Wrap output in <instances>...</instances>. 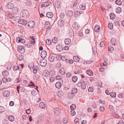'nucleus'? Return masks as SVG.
<instances>
[{"label": "nucleus", "mask_w": 124, "mask_h": 124, "mask_svg": "<svg viewBox=\"0 0 124 124\" xmlns=\"http://www.w3.org/2000/svg\"><path fill=\"white\" fill-rule=\"evenodd\" d=\"M86 85V81L84 80H81L77 84L78 85V86L81 87V88L83 90L85 89Z\"/></svg>", "instance_id": "obj_1"}, {"label": "nucleus", "mask_w": 124, "mask_h": 124, "mask_svg": "<svg viewBox=\"0 0 124 124\" xmlns=\"http://www.w3.org/2000/svg\"><path fill=\"white\" fill-rule=\"evenodd\" d=\"M21 16L24 18H27L29 16L28 12L26 10H22L21 13Z\"/></svg>", "instance_id": "obj_2"}, {"label": "nucleus", "mask_w": 124, "mask_h": 124, "mask_svg": "<svg viewBox=\"0 0 124 124\" xmlns=\"http://www.w3.org/2000/svg\"><path fill=\"white\" fill-rule=\"evenodd\" d=\"M17 50L18 52L21 54L25 52V50L23 47L21 45H19L18 46Z\"/></svg>", "instance_id": "obj_3"}, {"label": "nucleus", "mask_w": 124, "mask_h": 124, "mask_svg": "<svg viewBox=\"0 0 124 124\" xmlns=\"http://www.w3.org/2000/svg\"><path fill=\"white\" fill-rule=\"evenodd\" d=\"M72 26L73 30H78L79 29L80 26L78 23L76 22L73 24Z\"/></svg>", "instance_id": "obj_4"}, {"label": "nucleus", "mask_w": 124, "mask_h": 124, "mask_svg": "<svg viewBox=\"0 0 124 124\" xmlns=\"http://www.w3.org/2000/svg\"><path fill=\"white\" fill-rule=\"evenodd\" d=\"M47 63V61L46 59H44L41 60L39 62L40 65L42 67L45 66Z\"/></svg>", "instance_id": "obj_5"}, {"label": "nucleus", "mask_w": 124, "mask_h": 124, "mask_svg": "<svg viewBox=\"0 0 124 124\" xmlns=\"http://www.w3.org/2000/svg\"><path fill=\"white\" fill-rule=\"evenodd\" d=\"M28 25L30 28H32L35 25V22L33 21H30L28 23Z\"/></svg>", "instance_id": "obj_6"}, {"label": "nucleus", "mask_w": 124, "mask_h": 124, "mask_svg": "<svg viewBox=\"0 0 124 124\" xmlns=\"http://www.w3.org/2000/svg\"><path fill=\"white\" fill-rule=\"evenodd\" d=\"M18 23L20 24H22L24 25H25L27 23V21L24 19H20L18 21Z\"/></svg>", "instance_id": "obj_7"}, {"label": "nucleus", "mask_w": 124, "mask_h": 124, "mask_svg": "<svg viewBox=\"0 0 124 124\" xmlns=\"http://www.w3.org/2000/svg\"><path fill=\"white\" fill-rule=\"evenodd\" d=\"M116 40V39L114 38H112L110 40V42L113 46H115L117 44Z\"/></svg>", "instance_id": "obj_8"}, {"label": "nucleus", "mask_w": 124, "mask_h": 124, "mask_svg": "<svg viewBox=\"0 0 124 124\" xmlns=\"http://www.w3.org/2000/svg\"><path fill=\"white\" fill-rule=\"evenodd\" d=\"M47 55V53L46 51H42L41 54V57L43 58H45Z\"/></svg>", "instance_id": "obj_9"}, {"label": "nucleus", "mask_w": 124, "mask_h": 124, "mask_svg": "<svg viewBox=\"0 0 124 124\" xmlns=\"http://www.w3.org/2000/svg\"><path fill=\"white\" fill-rule=\"evenodd\" d=\"M60 110L57 108H54V112L56 114H59L60 113Z\"/></svg>", "instance_id": "obj_10"}, {"label": "nucleus", "mask_w": 124, "mask_h": 124, "mask_svg": "<svg viewBox=\"0 0 124 124\" xmlns=\"http://www.w3.org/2000/svg\"><path fill=\"white\" fill-rule=\"evenodd\" d=\"M57 50L59 51H61L63 49V47L60 45H58L56 47Z\"/></svg>", "instance_id": "obj_11"}, {"label": "nucleus", "mask_w": 124, "mask_h": 124, "mask_svg": "<svg viewBox=\"0 0 124 124\" xmlns=\"http://www.w3.org/2000/svg\"><path fill=\"white\" fill-rule=\"evenodd\" d=\"M3 95L4 96H8L10 95V92L8 91H4L3 93Z\"/></svg>", "instance_id": "obj_12"}, {"label": "nucleus", "mask_w": 124, "mask_h": 124, "mask_svg": "<svg viewBox=\"0 0 124 124\" xmlns=\"http://www.w3.org/2000/svg\"><path fill=\"white\" fill-rule=\"evenodd\" d=\"M7 7L9 9L13 8H14V5L12 3L9 2L7 4Z\"/></svg>", "instance_id": "obj_13"}, {"label": "nucleus", "mask_w": 124, "mask_h": 124, "mask_svg": "<svg viewBox=\"0 0 124 124\" xmlns=\"http://www.w3.org/2000/svg\"><path fill=\"white\" fill-rule=\"evenodd\" d=\"M2 74L4 77H7L9 73L7 70H5L2 72Z\"/></svg>", "instance_id": "obj_14"}, {"label": "nucleus", "mask_w": 124, "mask_h": 124, "mask_svg": "<svg viewBox=\"0 0 124 124\" xmlns=\"http://www.w3.org/2000/svg\"><path fill=\"white\" fill-rule=\"evenodd\" d=\"M53 14L51 12H48L46 14V16L47 17L49 18H52L53 16Z\"/></svg>", "instance_id": "obj_15"}, {"label": "nucleus", "mask_w": 124, "mask_h": 124, "mask_svg": "<svg viewBox=\"0 0 124 124\" xmlns=\"http://www.w3.org/2000/svg\"><path fill=\"white\" fill-rule=\"evenodd\" d=\"M55 86L56 88L59 89L61 88L62 85L61 83L58 82L56 83Z\"/></svg>", "instance_id": "obj_16"}, {"label": "nucleus", "mask_w": 124, "mask_h": 124, "mask_svg": "<svg viewBox=\"0 0 124 124\" xmlns=\"http://www.w3.org/2000/svg\"><path fill=\"white\" fill-rule=\"evenodd\" d=\"M62 56L59 54L56 55V58L58 60H60L62 59Z\"/></svg>", "instance_id": "obj_17"}, {"label": "nucleus", "mask_w": 124, "mask_h": 124, "mask_svg": "<svg viewBox=\"0 0 124 124\" xmlns=\"http://www.w3.org/2000/svg\"><path fill=\"white\" fill-rule=\"evenodd\" d=\"M65 44L66 45H68L70 44L71 42V40L69 39H66L64 41Z\"/></svg>", "instance_id": "obj_18"}, {"label": "nucleus", "mask_w": 124, "mask_h": 124, "mask_svg": "<svg viewBox=\"0 0 124 124\" xmlns=\"http://www.w3.org/2000/svg\"><path fill=\"white\" fill-rule=\"evenodd\" d=\"M50 24L49 22L46 21L45 23L44 27L45 29H47L50 26Z\"/></svg>", "instance_id": "obj_19"}, {"label": "nucleus", "mask_w": 124, "mask_h": 124, "mask_svg": "<svg viewBox=\"0 0 124 124\" xmlns=\"http://www.w3.org/2000/svg\"><path fill=\"white\" fill-rule=\"evenodd\" d=\"M73 58L75 61L76 62H78L80 60L79 58L77 56H74Z\"/></svg>", "instance_id": "obj_20"}, {"label": "nucleus", "mask_w": 124, "mask_h": 124, "mask_svg": "<svg viewBox=\"0 0 124 124\" xmlns=\"http://www.w3.org/2000/svg\"><path fill=\"white\" fill-rule=\"evenodd\" d=\"M39 106L41 108H44L45 107L46 105L45 103H44L43 102H41L40 103Z\"/></svg>", "instance_id": "obj_21"}, {"label": "nucleus", "mask_w": 124, "mask_h": 124, "mask_svg": "<svg viewBox=\"0 0 124 124\" xmlns=\"http://www.w3.org/2000/svg\"><path fill=\"white\" fill-rule=\"evenodd\" d=\"M78 90L77 88H73L72 89L71 92L72 94H75L77 93L78 92Z\"/></svg>", "instance_id": "obj_22"}, {"label": "nucleus", "mask_w": 124, "mask_h": 124, "mask_svg": "<svg viewBox=\"0 0 124 124\" xmlns=\"http://www.w3.org/2000/svg\"><path fill=\"white\" fill-rule=\"evenodd\" d=\"M79 8L82 10H84L85 8V4H82V5L79 6Z\"/></svg>", "instance_id": "obj_23"}, {"label": "nucleus", "mask_w": 124, "mask_h": 124, "mask_svg": "<svg viewBox=\"0 0 124 124\" xmlns=\"http://www.w3.org/2000/svg\"><path fill=\"white\" fill-rule=\"evenodd\" d=\"M87 74L89 76H92L93 74V73L92 71L90 70H87Z\"/></svg>", "instance_id": "obj_24"}, {"label": "nucleus", "mask_w": 124, "mask_h": 124, "mask_svg": "<svg viewBox=\"0 0 124 124\" xmlns=\"http://www.w3.org/2000/svg\"><path fill=\"white\" fill-rule=\"evenodd\" d=\"M9 120L11 122H12L14 120V117L12 115L9 116L8 117Z\"/></svg>", "instance_id": "obj_25"}, {"label": "nucleus", "mask_w": 124, "mask_h": 124, "mask_svg": "<svg viewBox=\"0 0 124 124\" xmlns=\"http://www.w3.org/2000/svg\"><path fill=\"white\" fill-rule=\"evenodd\" d=\"M116 12L117 14L120 13L121 11V9L120 7H118L116 9Z\"/></svg>", "instance_id": "obj_26"}, {"label": "nucleus", "mask_w": 124, "mask_h": 124, "mask_svg": "<svg viewBox=\"0 0 124 124\" xmlns=\"http://www.w3.org/2000/svg\"><path fill=\"white\" fill-rule=\"evenodd\" d=\"M55 59V57L54 56L52 55H50L49 58V61L51 62L54 61Z\"/></svg>", "instance_id": "obj_27"}, {"label": "nucleus", "mask_w": 124, "mask_h": 124, "mask_svg": "<svg viewBox=\"0 0 124 124\" xmlns=\"http://www.w3.org/2000/svg\"><path fill=\"white\" fill-rule=\"evenodd\" d=\"M63 21L61 19L59 20L58 21V23L60 26H62L63 25Z\"/></svg>", "instance_id": "obj_28"}, {"label": "nucleus", "mask_w": 124, "mask_h": 124, "mask_svg": "<svg viewBox=\"0 0 124 124\" xmlns=\"http://www.w3.org/2000/svg\"><path fill=\"white\" fill-rule=\"evenodd\" d=\"M30 39L32 40H31V42L33 43V45H34L35 43V38L34 36H31L30 37Z\"/></svg>", "instance_id": "obj_29"}, {"label": "nucleus", "mask_w": 124, "mask_h": 124, "mask_svg": "<svg viewBox=\"0 0 124 124\" xmlns=\"http://www.w3.org/2000/svg\"><path fill=\"white\" fill-rule=\"evenodd\" d=\"M108 28L110 29H113V24L111 23H109L108 25Z\"/></svg>", "instance_id": "obj_30"}, {"label": "nucleus", "mask_w": 124, "mask_h": 124, "mask_svg": "<svg viewBox=\"0 0 124 124\" xmlns=\"http://www.w3.org/2000/svg\"><path fill=\"white\" fill-rule=\"evenodd\" d=\"M72 79L73 82L75 83L77 81L78 79V78L76 76H74L72 77Z\"/></svg>", "instance_id": "obj_31"}, {"label": "nucleus", "mask_w": 124, "mask_h": 124, "mask_svg": "<svg viewBox=\"0 0 124 124\" xmlns=\"http://www.w3.org/2000/svg\"><path fill=\"white\" fill-rule=\"evenodd\" d=\"M110 16L111 19H113L115 17V15L113 13H112L110 14Z\"/></svg>", "instance_id": "obj_32"}, {"label": "nucleus", "mask_w": 124, "mask_h": 124, "mask_svg": "<svg viewBox=\"0 0 124 124\" xmlns=\"http://www.w3.org/2000/svg\"><path fill=\"white\" fill-rule=\"evenodd\" d=\"M100 29L99 26H96L94 27V31L96 32H98Z\"/></svg>", "instance_id": "obj_33"}, {"label": "nucleus", "mask_w": 124, "mask_h": 124, "mask_svg": "<svg viewBox=\"0 0 124 124\" xmlns=\"http://www.w3.org/2000/svg\"><path fill=\"white\" fill-rule=\"evenodd\" d=\"M116 4L119 5H121L122 4V2L120 0H116Z\"/></svg>", "instance_id": "obj_34"}, {"label": "nucleus", "mask_w": 124, "mask_h": 124, "mask_svg": "<svg viewBox=\"0 0 124 124\" xmlns=\"http://www.w3.org/2000/svg\"><path fill=\"white\" fill-rule=\"evenodd\" d=\"M30 84H31V86H34V87H36L35 88V89H36L38 92V90L37 89V88H38V87L37 86H35L34 84V83L32 82H31Z\"/></svg>", "instance_id": "obj_35"}, {"label": "nucleus", "mask_w": 124, "mask_h": 124, "mask_svg": "<svg viewBox=\"0 0 124 124\" xmlns=\"http://www.w3.org/2000/svg\"><path fill=\"white\" fill-rule=\"evenodd\" d=\"M52 41L53 43H56L57 42L58 40L57 38L54 37V39H52Z\"/></svg>", "instance_id": "obj_36"}, {"label": "nucleus", "mask_w": 124, "mask_h": 124, "mask_svg": "<svg viewBox=\"0 0 124 124\" xmlns=\"http://www.w3.org/2000/svg\"><path fill=\"white\" fill-rule=\"evenodd\" d=\"M42 5L44 7H47L49 5V3L48 2H45L42 3Z\"/></svg>", "instance_id": "obj_37"}, {"label": "nucleus", "mask_w": 124, "mask_h": 124, "mask_svg": "<svg viewBox=\"0 0 124 124\" xmlns=\"http://www.w3.org/2000/svg\"><path fill=\"white\" fill-rule=\"evenodd\" d=\"M110 96L113 97H115L116 96V93L115 92H112L110 93Z\"/></svg>", "instance_id": "obj_38"}, {"label": "nucleus", "mask_w": 124, "mask_h": 124, "mask_svg": "<svg viewBox=\"0 0 124 124\" xmlns=\"http://www.w3.org/2000/svg\"><path fill=\"white\" fill-rule=\"evenodd\" d=\"M61 66V63L59 62H57L56 63V67L58 68H60Z\"/></svg>", "instance_id": "obj_39"}, {"label": "nucleus", "mask_w": 124, "mask_h": 124, "mask_svg": "<svg viewBox=\"0 0 124 124\" xmlns=\"http://www.w3.org/2000/svg\"><path fill=\"white\" fill-rule=\"evenodd\" d=\"M76 108V105L74 104H73L71 105L70 106V109L72 110H74V109Z\"/></svg>", "instance_id": "obj_40"}, {"label": "nucleus", "mask_w": 124, "mask_h": 124, "mask_svg": "<svg viewBox=\"0 0 124 124\" xmlns=\"http://www.w3.org/2000/svg\"><path fill=\"white\" fill-rule=\"evenodd\" d=\"M22 37H17L16 39V41L17 42H20L21 40H22Z\"/></svg>", "instance_id": "obj_41"}, {"label": "nucleus", "mask_w": 124, "mask_h": 124, "mask_svg": "<svg viewBox=\"0 0 124 124\" xmlns=\"http://www.w3.org/2000/svg\"><path fill=\"white\" fill-rule=\"evenodd\" d=\"M73 94L71 93H69L68 94V97L70 98H72L73 97Z\"/></svg>", "instance_id": "obj_42"}, {"label": "nucleus", "mask_w": 124, "mask_h": 124, "mask_svg": "<svg viewBox=\"0 0 124 124\" xmlns=\"http://www.w3.org/2000/svg\"><path fill=\"white\" fill-rule=\"evenodd\" d=\"M32 44H33V43L30 42V43L27 44V46L28 48H30L32 46Z\"/></svg>", "instance_id": "obj_43"}, {"label": "nucleus", "mask_w": 124, "mask_h": 124, "mask_svg": "<svg viewBox=\"0 0 124 124\" xmlns=\"http://www.w3.org/2000/svg\"><path fill=\"white\" fill-rule=\"evenodd\" d=\"M5 111V109L3 107L0 106V112L2 113Z\"/></svg>", "instance_id": "obj_44"}, {"label": "nucleus", "mask_w": 124, "mask_h": 124, "mask_svg": "<svg viewBox=\"0 0 124 124\" xmlns=\"http://www.w3.org/2000/svg\"><path fill=\"white\" fill-rule=\"evenodd\" d=\"M19 68V66H15L13 67V70H17Z\"/></svg>", "instance_id": "obj_45"}, {"label": "nucleus", "mask_w": 124, "mask_h": 124, "mask_svg": "<svg viewBox=\"0 0 124 124\" xmlns=\"http://www.w3.org/2000/svg\"><path fill=\"white\" fill-rule=\"evenodd\" d=\"M75 15L78 16H79L81 14V12L79 11H77L75 13Z\"/></svg>", "instance_id": "obj_46"}, {"label": "nucleus", "mask_w": 124, "mask_h": 124, "mask_svg": "<svg viewBox=\"0 0 124 124\" xmlns=\"http://www.w3.org/2000/svg\"><path fill=\"white\" fill-rule=\"evenodd\" d=\"M48 75H49V73L48 72H47L46 71H44L43 72V75L46 77H47Z\"/></svg>", "instance_id": "obj_47"}, {"label": "nucleus", "mask_w": 124, "mask_h": 124, "mask_svg": "<svg viewBox=\"0 0 124 124\" xmlns=\"http://www.w3.org/2000/svg\"><path fill=\"white\" fill-rule=\"evenodd\" d=\"M114 48L112 47H108V51L110 52H112L114 50Z\"/></svg>", "instance_id": "obj_48"}, {"label": "nucleus", "mask_w": 124, "mask_h": 124, "mask_svg": "<svg viewBox=\"0 0 124 124\" xmlns=\"http://www.w3.org/2000/svg\"><path fill=\"white\" fill-rule=\"evenodd\" d=\"M51 43V41L49 39H47L46 41V43L47 44H50Z\"/></svg>", "instance_id": "obj_49"}, {"label": "nucleus", "mask_w": 124, "mask_h": 124, "mask_svg": "<svg viewBox=\"0 0 124 124\" xmlns=\"http://www.w3.org/2000/svg\"><path fill=\"white\" fill-rule=\"evenodd\" d=\"M70 113L72 116H74L76 115V113L74 110H72L71 111Z\"/></svg>", "instance_id": "obj_50"}, {"label": "nucleus", "mask_w": 124, "mask_h": 124, "mask_svg": "<svg viewBox=\"0 0 124 124\" xmlns=\"http://www.w3.org/2000/svg\"><path fill=\"white\" fill-rule=\"evenodd\" d=\"M23 56H22L21 55H20L19 56L18 59V60L21 61H22L23 59Z\"/></svg>", "instance_id": "obj_51"}, {"label": "nucleus", "mask_w": 124, "mask_h": 124, "mask_svg": "<svg viewBox=\"0 0 124 124\" xmlns=\"http://www.w3.org/2000/svg\"><path fill=\"white\" fill-rule=\"evenodd\" d=\"M68 13L69 14V16H71L73 14V12L69 10L68 11L67 14H68Z\"/></svg>", "instance_id": "obj_52"}, {"label": "nucleus", "mask_w": 124, "mask_h": 124, "mask_svg": "<svg viewBox=\"0 0 124 124\" xmlns=\"http://www.w3.org/2000/svg\"><path fill=\"white\" fill-rule=\"evenodd\" d=\"M3 82L4 83L6 82L7 81H8V79H7L5 77L3 78L2 79Z\"/></svg>", "instance_id": "obj_53"}, {"label": "nucleus", "mask_w": 124, "mask_h": 124, "mask_svg": "<svg viewBox=\"0 0 124 124\" xmlns=\"http://www.w3.org/2000/svg\"><path fill=\"white\" fill-rule=\"evenodd\" d=\"M43 116H42L39 117L38 119V121L39 122H41V121H42L43 120Z\"/></svg>", "instance_id": "obj_54"}, {"label": "nucleus", "mask_w": 124, "mask_h": 124, "mask_svg": "<svg viewBox=\"0 0 124 124\" xmlns=\"http://www.w3.org/2000/svg\"><path fill=\"white\" fill-rule=\"evenodd\" d=\"M75 124H79L78 122L79 119H75L74 121Z\"/></svg>", "instance_id": "obj_55"}, {"label": "nucleus", "mask_w": 124, "mask_h": 124, "mask_svg": "<svg viewBox=\"0 0 124 124\" xmlns=\"http://www.w3.org/2000/svg\"><path fill=\"white\" fill-rule=\"evenodd\" d=\"M59 72L62 74H63L64 73V70L62 68L60 69L59 70Z\"/></svg>", "instance_id": "obj_56"}, {"label": "nucleus", "mask_w": 124, "mask_h": 124, "mask_svg": "<svg viewBox=\"0 0 124 124\" xmlns=\"http://www.w3.org/2000/svg\"><path fill=\"white\" fill-rule=\"evenodd\" d=\"M104 108L102 106H101L99 108V110L100 111H103L104 110Z\"/></svg>", "instance_id": "obj_57"}, {"label": "nucleus", "mask_w": 124, "mask_h": 124, "mask_svg": "<svg viewBox=\"0 0 124 124\" xmlns=\"http://www.w3.org/2000/svg\"><path fill=\"white\" fill-rule=\"evenodd\" d=\"M100 47H103L104 46V42L102 41L100 43Z\"/></svg>", "instance_id": "obj_58"}, {"label": "nucleus", "mask_w": 124, "mask_h": 124, "mask_svg": "<svg viewBox=\"0 0 124 124\" xmlns=\"http://www.w3.org/2000/svg\"><path fill=\"white\" fill-rule=\"evenodd\" d=\"M64 15L63 13H61L60 14V17L62 19L64 16Z\"/></svg>", "instance_id": "obj_59"}, {"label": "nucleus", "mask_w": 124, "mask_h": 124, "mask_svg": "<svg viewBox=\"0 0 124 124\" xmlns=\"http://www.w3.org/2000/svg\"><path fill=\"white\" fill-rule=\"evenodd\" d=\"M93 89L92 87H90L88 88V91L89 92H92L93 91Z\"/></svg>", "instance_id": "obj_60"}, {"label": "nucleus", "mask_w": 124, "mask_h": 124, "mask_svg": "<svg viewBox=\"0 0 124 124\" xmlns=\"http://www.w3.org/2000/svg\"><path fill=\"white\" fill-rule=\"evenodd\" d=\"M90 30L88 29H86L85 30V33L86 34H88L89 33Z\"/></svg>", "instance_id": "obj_61"}, {"label": "nucleus", "mask_w": 124, "mask_h": 124, "mask_svg": "<svg viewBox=\"0 0 124 124\" xmlns=\"http://www.w3.org/2000/svg\"><path fill=\"white\" fill-rule=\"evenodd\" d=\"M118 96L119 98L122 99L123 98V96L122 94H119L118 95Z\"/></svg>", "instance_id": "obj_62"}, {"label": "nucleus", "mask_w": 124, "mask_h": 124, "mask_svg": "<svg viewBox=\"0 0 124 124\" xmlns=\"http://www.w3.org/2000/svg\"><path fill=\"white\" fill-rule=\"evenodd\" d=\"M14 105V102L13 101H11L10 102L9 105L10 106H12Z\"/></svg>", "instance_id": "obj_63"}, {"label": "nucleus", "mask_w": 124, "mask_h": 124, "mask_svg": "<svg viewBox=\"0 0 124 124\" xmlns=\"http://www.w3.org/2000/svg\"><path fill=\"white\" fill-rule=\"evenodd\" d=\"M50 82H52L54 80V78L53 77H51L50 78Z\"/></svg>", "instance_id": "obj_64"}]
</instances>
